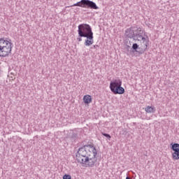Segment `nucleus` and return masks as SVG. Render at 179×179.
<instances>
[{
    "label": "nucleus",
    "instance_id": "nucleus-13",
    "mask_svg": "<svg viewBox=\"0 0 179 179\" xmlns=\"http://www.w3.org/2000/svg\"><path fill=\"white\" fill-rule=\"evenodd\" d=\"M171 149L173 150V152H178L179 151V144L178 143H174L171 146Z\"/></svg>",
    "mask_w": 179,
    "mask_h": 179
},
{
    "label": "nucleus",
    "instance_id": "nucleus-15",
    "mask_svg": "<svg viewBox=\"0 0 179 179\" xmlns=\"http://www.w3.org/2000/svg\"><path fill=\"white\" fill-rule=\"evenodd\" d=\"M71 139H73V141H75L76 139H78V134L73 133L71 135Z\"/></svg>",
    "mask_w": 179,
    "mask_h": 179
},
{
    "label": "nucleus",
    "instance_id": "nucleus-2",
    "mask_svg": "<svg viewBox=\"0 0 179 179\" xmlns=\"http://www.w3.org/2000/svg\"><path fill=\"white\" fill-rule=\"evenodd\" d=\"M78 37H89L93 35V31H92V27L88 24H80L78 25Z\"/></svg>",
    "mask_w": 179,
    "mask_h": 179
},
{
    "label": "nucleus",
    "instance_id": "nucleus-11",
    "mask_svg": "<svg viewBox=\"0 0 179 179\" xmlns=\"http://www.w3.org/2000/svg\"><path fill=\"white\" fill-rule=\"evenodd\" d=\"M145 111H146L148 113H155L156 111V108H155L154 106H147L145 108Z\"/></svg>",
    "mask_w": 179,
    "mask_h": 179
},
{
    "label": "nucleus",
    "instance_id": "nucleus-12",
    "mask_svg": "<svg viewBox=\"0 0 179 179\" xmlns=\"http://www.w3.org/2000/svg\"><path fill=\"white\" fill-rule=\"evenodd\" d=\"M172 158L173 160H179V151H174L172 153Z\"/></svg>",
    "mask_w": 179,
    "mask_h": 179
},
{
    "label": "nucleus",
    "instance_id": "nucleus-9",
    "mask_svg": "<svg viewBox=\"0 0 179 179\" xmlns=\"http://www.w3.org/2000/svg\"><path fill=\"white\" fill-rule=\"evenodd\" d=\"M91 38H89L88 36H86L85 38H87V40H85V45H86L87 47H89L90 45H92V44H93L94 41H93V34L90 35Z\"/></svg>",
    "mask_w": 179,
    "mask_h": 179
},
{
    "label": "nucleus",
    "instance_id": "nucleus-21",
    "mask_svg": "<svg viewBox=\"0 0 179 179\" xmlns=\"http://www.w3.org/2000/svg\"><path fill=\"white\" fill-rule=\"evenodd\" d=\"M3 45H6V44H3Z\"/></svg>",
    "mask_w": 179,
    "mask_h": 179
},
{
    "label": "nucleus",
    "instance_id": "nucleus-7",
    "mask_svg": "<svg viewBox=\"0 0 179 179\" xmlns=\"http://www.w3.org/2000/svg\"><path fill=\"white\" fill-rule=\"evenodd\" d=\"M143 36V30L141 27H137L136 29V32L134 33V36L133 38V40H137L138 41H141V39L142 38Z\"/></svg>",
    "mask_w": 179,
    "mask_h": 179
},
{
    "label": "nucleus",
    "instance_id": "nucleus-19",
    "mask_svg": "<svg viewBox=\"0 0 179 179\" xmlns=\"http://www.w3.org/2000/svg\"><path fill=\"white\" fill-rule=\"evenodd\" d=\"M91 48H94L95 50H97V48H99V45H95L93 47H92Z\"/></svg>",
    "mask_w": 179,
    "mask_h": 179
},
{
    "label": "nucleus",
    "instance_id": "nucleus-18",
    "mask_svg": "<svg viewBox=\"0 0 179 179\" xmlns=\"http://www.w3.org/2000/svg\"><path fill=\"white\" fill-rule=\"evenodd\" d=\"M141 40H142L143 41V47H145V43H147V45H148V41H146V38L142 36V38H141Z\"/></svg>",
    "mask_w": 179,
    "mask_h": 179
},
{
    "label": "nucleus",
    "instance_id": "nucleus-3",
    "mask_svg": "<svg viewBox=\"0 0 179 179\" xmlns=\"http://www.w3.org/2000/svg\"><path fill=\"white\" fill-rule=\"evenodd\" d=\"M122 86V81L121 80H115L110 83V89L114 94H124L125 90Z\"/></svg>",
    "mask_w": 179,
    "mask_h": 179
},
{
    "label": "nucleus",
    "instance_id": "nucleus-1",
    "mask_svg": "<svg viewBox=\"0 0 179 179\" xmlns=\"http://www.w3.org/2000/svg\"><path fill=\"white\" fill-rule=\"evenodd\" d=\"M78 163L85 167H94L97 163V150L92 145H85L78 149L76 154Z\"/></svg>",
    "mask_w": 179,
    "mask_h": 179
},
{
    "label": "nucleus",
    "instance_id": "nucleus-8",
    "mask_svg": "<svg viewBox=\"0 0 179 179\" xmlns=\"http://www.w3.org/2000/svg\"><path fill=\"white\" fill-rule=\"evenodd\" d=\"M136 28L137 27H131L127 29L125 31V34H126L127 37H128L129 38H133L134 39V37L135 36V33L136 31Z\"/></svg>",
    "mask_w": 179,
    "mask_h": 179
},
{
    "label": "nucleus",
    "instance_id": "nucleus-6",
    "mask_svg": "<svg viewBox=\"0 0 179 179\" xmlns=\"http://www.w3.org/2000/svg\"><path fill=\"white\" fill-rule=\"evenodd\" d=\"M131 50H134L135 52H138V54H143L146 50H148V43H145L144 44V46H142L141 48H139V45L138 43H134Z\"/></svg>",
    "mask_w": 179,
    "mask_h": 179
},
{
    "label": "nucleus",
    "instance_id": "nucleus-10",
    "mask_svg": "<svg viewBox=\"0 0 179 179\" xmlns=\"http://www.w3.org/2000/svg\"><path fill=\"white\" fill-rule=\"evenodd\" d=\"M83 101L85 104H90V103H92V96L85 95L83 97Z\"/></svg>",
    "mask_w": 179,
    "mask_h": 179
},
{
    "label": "nucleus",
    "instance_id": "nucleus-4",
    "mask_svg": "<svg viewBox=\"0 0 179 179\" xmlns=\"http://www.w3.org/2000/svg\"><path fill=\"white\" fill-rule=\"evenodd\" d=\"M73 6H80V8H87V9H99V6H97L96 3L90 0H81L73 4Z\"/></svg>",
    "mask_w": 179,
    "mask_h": 179
},
{
    "label": "nucleus",
    "instance_id": "nucleus-5",
    "mask_svg": "<svg viewBox=\"0 0 179 179\" xmlns=\"http://www.w3.org/2000/svg\"><path fill=\"white\" fill-rule=\"evenodd\" d=\"M3 44L6 45H1L0 57H8L12 52V42L5 41Z\"/></svg>",
    "mask_w": 179,
    "mask_h": 179
},
{
    "label": "nucleus",
    "instance_id": "nucleus-17",
    "mask_svg": "<svg viewBox=\"0 0 179 179\" xmlns=\"http://www.w3.org/2000/svg\"><path fill=\"white\" fill-rule=\"evenodd\" d=\"M72 178L71 177V175L65 174L63 176V179H71Z\"/></svg>",
    "mask_w": 179,
    "mask_h": 179
},
{
    "label": "nucleus",
    "instance_id": "nucleus-16",
    "mask_svg": "<svg viewBox=\"0 0 179 179\" xmlns=\"http://www.w3.org/2000/svg\"><path fill=\"white\" fill-rule=\"evenodd\" d=\"M101 134L103 136H106V138H108V139L110 141L111 139V136H110V134H106V133H101Z\"/></svg>",
    "mask_w": 179,
    "mask_h": 179
},
{
    "label": "nucleus",
    "instance_id": "nucleus-20",
    "mask_svg": "<svg viewBox=\"0 0 179 179\" xmlns=\"http://www.w3.org/2000/svg\"><path fill=\"white\" fill-rule=\"evenodd\" d=\"M78 41H82V37L79 36L77 38Z\"/></svg>",
    "mask_w": 179,
    "mask_h": 179
},
{
    "label": "nucleus",
    "instance_id": "nucleus-14",
    "mask_svg": "<svg viewBox=\"0 0 179 179\" xmlns=\"http://www.w3.org/2000/svg\"><path fill=\"white\" fill-rule=\"evenodd\" d=\"M3 43H5V38H0V54H1V48H2V44H3Z\"/></svg>",
    "mask_w": 179,
    "mask_h": 179
}]
</instances>
